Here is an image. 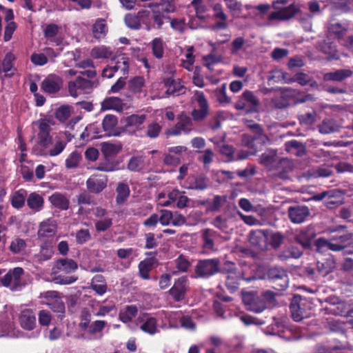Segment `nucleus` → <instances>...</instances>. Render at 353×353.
<instances>
[{"label": "nucleus", "instance_id": "3", "mask_svg": "<svg viewBox=\"0 0 353 353\" xmlns=\"http://www.w3.org/2000/svg\"><path fill=\"white\" fill-rule=\"evenodd\" d=\"M0 283L4 287L9 288L12 291H21L26 285L24 271L17 267L10 270L3 277Z\"/></svg>", "mask_w": 353, "mask_h": 353}, {"label": "nucleus", "instance_id": "10", "mask_svg": "<svg viewBox=\"0 0 353 353\" xmlns=\"http://www.w3.org/2000/svg\"><path fill=\"white\" fill-rule=\"evenodd\" d=\"M168 201H161L162 206L170 207L174 204L178 208H183L187 206L189 199L185 195L184 192L180 191L177 189H173L168 192Z\"/></svg>", "mask_w": 353, "mask_h": 353}, {"label": "nucleus", "instance_id": "55", "mask_svg": "<svg viewBox=\"0 0 353 353\" xmlns=\"http://www.w3.org/2000/svg\"><path fill=\"white\" fill-rule=\"evenodd\" d=\"M313 238V234H307V231H301L296 236V240L304 248H307L310 245L311 241Z\"/></svg>", "mask_w": 353, "mask_h": 353}, {"label": "nucleus", "instance_id": "40", "mask_svg": "<svg viewBox=\"0 0 353 353\" xmlns=\"http://www.w3.org/2000/svg\"><path fill=\"white\" fill-rule=\"evenodd\" d=\"M82 156L81 153L77 151L71 152L65 159V167L68 169L76 168L79 166Z\"/></svg>", "mask_w": 353, "mask_h": 353}, {"label": "nucleus", "instance_id": "42", "mask_svg": "<svg viewBox=\"0 0 353 353\" xmlns=\"http://www.w3.org/2000/svg\"><path fill=\"white\" fill-rule=\"evenodd\" d=\"M154 261L151 259L144 260L139 264L140 276L144 279H149V272L152 269Z\"/></svg>", "mask_w": 353, "mask_h": 353}, {"label": "nucleus", "instance_id": "60", "mask_svg": "<svg viewBox=\"0 0 353 353\" xmlns=\"http://www.w3.org/2000/svg\"><path fill=\"white\" fill-rule=\"evenodd\" d=\"M203 248L206 251H211L213 250V240L212 239V233L210 230H205L203 233Z\"/></svg>", "mask_w": 353, "mask_h": 353}, {"label": "nucleus", "instance_id": "57", "mask_svg": "<svg viewBox=\"0 0 353 353\" xmlns=\"http://www.w3.org/2000/svg\"><path fill=\"white\" fill-rule=\"evenodd\" d=\"M26 242L21 239H16L12 241L10 249L14 253H19L23 251L26 248Z\"/></svg>", "mask_w": 353, "mask_h": 353}, {"label": "nucleus", "instance_id": "30", "mask_svg": "<svg viewBox=\"0 0 353 353\" xmlns=\"http://www.w3.org/2000/svg\"><path fill=\"white\" fill-rule=\"evenodd\" d=\"M113 52L110 48L105 46H99L90 51V56L94 59H108L112 57Z\"/></svg>", "mask_w": 353, "mask_h": 353}, {"label": "nucleus", "instance_id": "38", "mask_svg": "<svg viewBox=\"0 0 353 353\" xmlns=\"http://www.w3.org/2000/svg\"><path fill=\"white\" fill-rule=\"evenodd\" d=\"M153 55L157 58L161 59L164 54V43L160 38L154 39L150 43Z\"/></svg>", "mask_w": 353, "mask_h": 353}, {"label": "nucleus", "instance_id": "4", "mask_svg": "<svg viewBox=\"0 0 353 353\" xmlns=\"http://www.w3.org/2000/svg\"><path fill=\"white\" fill-rule=\"evenodd\" d=\"M287 0H277L273 2L272 7L275 11L271 12L268 16L269 21H283L287 20L298 12L299 7L296 5H290L288 7L281 8L279 5H285Z\"/></svg>", "mask_w": 353, "mask_h": 353}, {"label": "nucleus", "instance_id": "44", "mask_svg": "<svg viewBox=\"0 0 353 353\" xmlns=\"http://www.w3.org/2000/svg\"><path fill=\"white\" fill-rule=\"evenodd\" d=\"M352 72L349 70H341L334 72L327 73L324 76L325 80L341 81L344 78L350 77Z\"/></svg>", "mask_w": 353, "mask_h": 353}, {"label": "nucleus", "instance_id": "1", "mask_svg": "<svg viewBox=\"0 0 353 353\" xmlns=\"http://www.w3.org/2000/svg\"><path fill=\"white\" fill-rule=\"evenodd\" d=\"M53 124V121L48 118L34 122V125L39 128L38 142L33 149L37 156L56 157L64 150L67 142L62 138L61 134L59 133L54 137L50 135V125Z\"/></svg>", "mask_w": 353, "mask_h": 353}, {"label": "nucleus", "instance_id": "8", "mask_svg": "<svg viewBox=\"0 0 353 353\" xmlns=\"http://www.w3.org/2000/svg\"><path fill=\"white\" fill-rule=\"evenodd\" d=\"M188 290V279L187 276H183L174 281L172 287L168 292L174 301H180L185 299V294Z\"/></svg>", "mask_w": 353, "mask_h": 353}, {"label": "nucleus", "instance_id": "26", "mask_svg": "<svg viewBox=\"0 0 353 353\" xmlns=\"http://www.w3.org/2000/svg\"><path fill=\"white\" fill-rule=\"evenodd\" d=\"M115 61L114 65H113L116 72L120 71L122 76L124 77H127L129 73V63L130 59L125 55L122 54L118 56L114 59Z\"/></svg>", "mask_w": 353, "mask_h": 353}, {"label": "nucleus", "instance_id": "23", "mask_svg": "<svg viewBox=\"0 0 353 353\" xmlns=\"http://www.w3.org/2000/svg\"><path fill=\"white\" fill-rule=\"evenodd\" d=\"M125 104L122 100L118 97H110L105 99L101 103V110H114L121 112L123 110Z\"/></svg>", "mask_w": 353, "mask_h": 353}, {"label": "nucleus", "instance_id": "62", "mask_svg": "<svg viewBox=\"0 0 353 353\" xmlns=\"http://www.w3.org/2000/svg\"><path fill=\"white\" fill-rule=\"evenodd\" d=\"M161 130V128L158 123H153L148 125L146 134L150 138H156L159 136Z\"/></svg>", "mask_w": 353, "mask_h": 353}, {"label": "nucleus", "instance_id": "34", "mask_svg": "<svg viewBox=\"0 0 353 353\" xmlns=\"http://www.w3.org/2000/svg\"><path fill=\"white\" fill-rule=\"evenodd\" d=\"M49 201L56 208L61 210H67L69 207V201L61 193H54L49 197Z\"/></svg>", "mask_w": 353, "mask_h": 353}, {"label": "nucleus", "instance_id": "14", "mask_svg": "<svg viewBox=\"0 0 353 353\" xmlns=\"http://www.w3.org/2000/svg\"><path fill=\"white\" fill-rule=\"evenodd\" d=\"M63 86V81L59 76L50 74L42 81V90L48 94L58 92Z\"/></svg>", "mask_w": 353, "mask_h": 353}, {"label": "nucleus", "instance_id": "7", "mask_svg": "<svg viewBox=\"0 0 353 353\" xmlns=\"http://www.w3.org/2000/svg\"><path fill=\"white\" fill-rule=\"evenodd\" d=\"M43 303L56 312H63L65 304L60 294L57 291H48L41 294Z\"/></svg>", "mask_w": 353, "mask_h": 353}, {"label": "nucleus", "instance_id": "37", "mask_svg": "<svg viewBox=\"0 0 353 353\" xmlns=\"http://www.w3.org/2000/svg\"><path fill=\"white\" fill-rule=\"evenodd\" d=\"M194 61V48L192 46L188 47L185 53V59H181V65L187 70L192 71Z\"/></svg>", "mask_w": 353, "mask_h": 353}, {"label": "nucleus", "instance_id": "31", "mask_svg": "<svg viewBox=\"0 0 353 353\" xmlns=\"http://www.w3.org/2000/svg\"><path fill=\"white\" fill-rule=\"evenodd\" d=\"M108 32V27L106 22L103 19H98L96 20L92 26L93 36L98 39L105 37Z\"/></svg>", "mask_w": 353, "mask_h": 353}, {"label": "nucleus", "instance_id": "53", "mask_svg": "<svg viewBox=\"0 0 353 353\" xmlns=\"http://www.w3.org/2000/svg\"><path fill=\"white\" fill-rule=\"evenodd\" d=\"M112 224V219L108 216L99 219L95 222V228L98 232H103L109 229Z\"/></svg>", "mask_w": 353, "mask_h": 353}, {"label": "nucleus", "instance_id": "54", "mask_svg": "<svg viewBox=\"0 0 353 353\" xmlns=\"http://www.w3.org/2000/svg\"><path fill=\"white\" fill-rule=\"evenodd\" d=\"M174 264L179 272H186L190 268L189 261L183 255H180L174 260Z\"/></svg>", "mask_w": 353, "mask_h": 353}, {"label": "nucleus", "instance_id": "51", "mask_svg": "<svg viewBox=\"0 0 353 353\" xmlns=\"http://www.w3.org/2000/svg\"><path fill=\"white\" fill-rule=\"evenodd\" d=\"M338 130V126L333 120H327L319 126V132L322 134H330Z\"/></svg>", "mask_w": 353, "mask_h": 353}, {"label": "nucleus", "instance_id": "28", "mask_svg": "<svg viewBox=\"0 0 353 353\" xmlns=\"http://www.w3.org/2000/svg\"><path fill=\"white\" fill-rule=\"evenodd\" d=\"M301 301V296H294L292 302L290 305V310L292 312V318L296 321H301L307 315L304 314V312L301 309L302 303H298Z\"/></svg>", "mask_w": 353, "mask_h": 353}, {"label": "nucleus", "instance_id": "6", "mask_svg": "<svg viewBox=\"0 0 353 353\" xmlns=\"http://www.w3.org/2000/svg\"><path fill=\"white\" fill-rule=\"evenodd\" d=\"M315 246L317 252L325 253L328 250L337 252L343 250L345 246V238L342 236L327 240L324 238H319L315 241Z\"/></svg>", "mask_w": 353, "mask_h": 353}, {"label": "nucleus", "instance_id": "39", "mask_svg": "<svg viewBox=\"0 0 353 353\" xmlns=\"http://www.w3.org/2000/svg\"><path fill=\"white\" fill-rule=\"evenodd\" d=\"M347 29V24H341L336 21H332L328 28L329 32L337 38H340L343 34H345Z\"/></svg>", "mask_w": 353, "mask_h": 353}, {"label": "nucleus", "instance_id": "32", "mask_svg": "<svg viewBox=\"0 0 353 353\" xmlns=\"http://www.w3.org/2000/svg\"><path fill=\"white\" fill-rule=\"evenodd\" d=\"M91 288L99 295L104 294L107 291V285L102 275H96L91 282Z\"/></svg>", "mask_w": 353, "mask_h": 353}, {"label": "nucleus", "instance_id": "36", "mask_svg": "<svg viewBox=\"0 0 353 353\" xmlns=\"http://www.w3.org/2000/svg\"><path fill=\"white\" fill-rule=\"evenodd\" d=\"M137 307L134 305H128L123 310H121L119 314V319L126 323L132 321V319L137 314Z\"/></svg>", "mask_w": 353, "mask_h": 353}, {"label": "nucleus", "instance_id": "49", "mask_svg": "<svg viewBox=\"0 0 353 353\" xmlns=\"http://www.w3.org/2000/svg\"><path fill=\"white\" fill-rule=\"evenodd\" d=\"M270 275L272 279H280L283 281L281 285L283 288H285L288 286V279L286 276L285 271L283 269L273 268L270 272Z\"/></svg>", "mask_w": 353, "mask_h": 353}, {"label": "nucleus", "instance_id": "20", "mask_svg": "<svg viewBox=\"0 0 353 353\" xmlns=\"http://www.w3.org/2000/svg\"><path fill=\"white\" fill-rule=\"evenodd\" d=\"M44 35L50 43H53L56 46L62 43L63 37L60 33V28L55 24H48L44 30Z\"/></svg>", "mask_w": 353, "mask_h": 353}, {"label": "nucleus", "instance_id": "25", "mask_svg": "<svg viewBox=\"0 0 353 353\" xmlns=\"http://www.w3.org/2000/svg\"><path fill=\"white\" fill-rule=\"evenodd\" d=\"M15 57L11 52L6 54L3 62L0 63V74L5 77H11L14 74V68L12 65V61Z\"/></svg>", "mask_w": 353, "mask_h": 353}, {"label": "nucleus", "instance_id": "35", "mask_svg": "<svg viewBox=\"0 0 353 353\" xmlns=\"http://www.w3.org/2000/svg\"><path fill=\"white\" fill-rule=\"evenodd\" d=\"M145 86V79L143 77L137 76L131 79L128 83L129 90L134 94H139L143 92Z\"/></svg>", "mask_w": 353, "mask_h": 353}, {"label": "nucleus", "instance_id": "13", "mask_svg": "<svg viewBox=\"0 0 353 353\" xmlns=\"http://www.w3.org/2000/svg\"><path fill=\"white\" fill-rule=\"evenodd\" d=\"M243 301L248 310L256 313L263 312L266 307L264 301L252 292L244 293L243 294Z\"/></svg>", "mask_w": 353, "mask_h": 353}, {"label": "nucleus", "instance_id": "15", "mask_svg": "<svg viewBox=\"0 0 353 353\" xmlns=\"http://www.w3.org/2000/svg\"><path fill=\"white\" fill-rule=\"evenodd\" d=\"M117 117L113 114H107L102 121V126L106 135L119 137L123 132L122 128H117Z\"/></svg>", "mask_w": 353, "mask_h": 353}, {"label": "nucleus", "instance_id": "52", "mask_svg": "<svg viewBox=\"0 0 353 353\" xmlns=\"http://www.w3.org/2000/svg\"><path fill=\"white\" fill-rule=\"evenodd\" d=\"M38 319L40 325L48 326L52 321V316L50 311L42 310L38 313Z\"/></svg>", "mask_w": 353, "mask_h": 353}, {"label": "nucleus", "instance_id": "56", "mask_svg": "<svg viewBox=\"0 0 353 353\" xmlns=\"http://www.w3.org/2000/svg\"><path fill=\"white\" fill-rule=\"evenodd\" d=\"M203 64L210 70H214L216 65L219 63L220 59L214 54H210L203 57Z\"/></svg>", "mask_w": 353, "mask_h": 353}, {"label": "nucleus", "instance_id": "11", "mask_svg": "<svg viewBox=\"0 0 353 353\" xmlns=\"http://www.w3.org/2000/svg\"><path fill=\"white\" fill-rule=\"evenodd\" d=\"M259 104V99L249 90L243 92L241 99L236 104L238 110H246L248 112H256Z\"/></svg>", "mask_w": 353, "mask_h": 353}, {"label": "nucleus", "instance_id": "9", "mask_svg": "<svg viewBox=\"0 0 353 353\" xmlns=\"http://www.w3.org/2000/svg\"><path fill=\"white\" fill-rule=\"evenodd\" d=\"M147 116L144 114H131L125 117L121 120V122L124 124L122 128L123 132H129L130 133L134 134L137 131L141 129V125L146 120Z\"/></svg>", "mask_w": 353, "mask_h": 353}, {"label": "nucleus", "instance_id": "33", "mask_svg": "<svg viewBox=\"0 0 353 353\" xmlns=\"http://www.w3.org/2000/svg\"><path fill=\"white\" fill-rule=\"evenodd\" d=\"M148 165L145 157L137 156L132 157L128 164V168L132 172H139L143 170Z\"/></svg>", "mask_w": 353, "mask_h": 353}, {"label": "nucleus", "instance_id": "45", "mask_svg": "<svg viewBox=\"0 0 353 353\" xmlns=\"http://www.w3.org/2000/svg\"><path fill=\"white\" fill-rule=\"evenodd\" d=\"M26 200V193L23 190L15 192L11 197V203L14 208H21L23 206Z\"/></svg>", "mask_w": 353, "mask_h": 353}, {"label": "nucleus", "instance_id": "29", "mask_svg": "<svg viewBox=\"0 0 353 353\" xmlns=\"http://www.w3.org/2000/svg\"><path fill=\"white\" fill-rule=\"evenodd\" d=\"M57 230L55 222L48 219L40 224L38 234L41 237L52 236L54 234Z\"/></svg>", "mask_w": 353, "mask_h": 353}, {"label": "nucleus", "instance_id": "64", "mask_svg": "<svg viewBox=\"0 0 353 353\" xmlns=\"http://www.w3.org/2000/svg\"><path fill=\"white\" fill-rule=\"evenodd\" d=\"M32 62L37 65H43L48 62L46 56L42 53H34L31 56Z\"/></svg>", "mask_w": 353, "mask_h": 353}, {"label": "nucleus", "instance_id": "50", "mask_svg": "<svg viewBox=\"0 0 353 353\" xmlns=\"http://www.w3.org/2000/svg\"><path fill=\"white\" fill-rule=\"evenodd\" d=\"M268 81H274L277 83L284 82L289 83L291 82V79L287 77V74L281 70H276L273 71L272 74L269 78Z\"/></svg>", "mask_w": 353, "mask_h": 353}, {"label": "nucleus", "instance_id": "17", "mask_svg": "<svg viewBox=\"0 0 353 353\" xmlns=\"http://www.w3.org/2000/svg\"><path fill=\"white\" fill-rule=\"evenodd\" d=\"M309 215L310 210L306 206L296 205L290 207L288 210L289 218L294 223H303Z\"/></svg>", "mask_w": 353, "mask_h": 353}, {"label": "nucleus", "instance_id": "27", "mask_svg": "<svg viewBox=\"0 0 353 353\" xmlns=\"http://www.w3.org/2000/svg\"><path fill=\"white\" fill-rule=\"evenodd\" d=\"M43 197L36 192L30 194L27 198L28 206L34 212H39L43 209Z\"/></svg>", "mask_w": 353, "mask_h": 353}, {"label": "nucleus", "instance_id": "58", "mask_svg": "<svg viewBox=\"0 0 353 353\" xmlns=\"http://www.w3.org/2000/svg\"><path fill=\"white\" fill-rule=\"evenodd\" d=\"M160 216H159V222L162 225H168L172 223V215L171 211L167 210H162L160 211Z\"/></svg>", "mask_w": 353, "mask_h": 353}, {"label": "nucleus", "instance_id": "41", "mask_svg": "<svg viewBox=\"0 0 353 353\" xmlns=\"http://www.w3.org/2000/svg\"><path fill=\"white\" fill-rule=\"evenodd\" d=\"M117 203L121 204L124 203L130 194V189L128 185L121 183L117 188Z\"/></svg>", "mask_w": 353, "mask_h": 353}, {"label": "nucleus", "instance_id": "43", "mask_svg": "<svg viewBox=\"0 0 353 353\" xmlns=\"http://www.w3.org/2000/svg\"><path fill=\"white\" fill-rule=\"evenodd\" d=\"M72 108L68 105H62L59 107L55 112L56 118L61 122L66 121L71 116Z\"/></svg>", "mask_w": 353, "mask_h": 353}, {"label": "nucleus", "instance_id": "59", "mask_svg": "<svg viewBox=\"0 0 353 353\" xmlns=\"http://www.w3.org/2000/svg\"><path fill=\"white\" fill-rule=\"evenodd\" d=\"M52 250L50 247H41L40 252L37 257L39 261H47L52 257Z\"/></svg>", "mask_w": 353, "mask_h": 353}, {"label": "nucleus", "instance_id": "16", "mask_svg": "<svg viewBox=\"0 0 353 353\" xmlns=\"http://www.w3.org/2000/svg\"><path fill=\"white\" fill-rule=\"evenodd\" d=\"M19 320L21 327L25 330L33 331L37 327L36 315L30 309L22 310Z\"/></svg>", "mask_w": 353, "mask_h": 353}, {"label": "nucleus", "instance_id": "21", "mask_svg": "<svg viewBox=\"0 0 353 353\" xmlns=\"http://www.w3.org/2000/svg\"><path fill=\"white\" fill-rule=\"evenodd\" d=\"M88 190L92 193L101 192L107 185V179L105 176H92L86 182Z\"/></svg>", "mask_w": 353, "mask_h": 353}, {"label": "nucleus", "instance_id": "5", "mask_svg": "<svg viewBox=\"0 0 353 353\" xmlns=\"http://www.w3.org/2000/svg\"><path fill=\"white\" fill-rule=\"evenodd\" d=\"M219 270V260L218 259L201 260L194 267L196 276L205 279L215 274Z\"/></svg>", "mask_w": 353, "mask_h": 353}, {"label": "nucleus", "instance_id": "63", "mask_svg": "<svg viewBox=\"0 0 353 353\" xmlns=\"http://www.w3.org/2000/svg\"><path fill=\"white\" fill-rule=\"evenodd\" d=\"M181 327L190 331H194L196 330V324L192 319L188 316H183L181 319Z\"/></svg>", "mask_w": 353, "mask_h": 353}, {"label": "nucleus", "instance_id": "47", "mask_svg": "<svg viewBox=\"0 0 353 353\" xmlns=\"http://www.w3.org/2000/svg\"><path fill=\"white\" fill-rule=\"evenodd\" d=\"M121 150V147L111 143H103L101 152L105 157L116 155Z\"/></svg>", "mask_w": 353, "mask_h": 353}, {"label": "nucleus", "instance_id": "19", "mask_svg": "<svg viewBox=\"0 0 353 353\" xmlns=\"http://www.w3.org/2000/svg\"><path fill=\"white\" fill-rule=\"evenodd\" d=\"M192 129L191 119L186 115L181 114L179 118L175 128L168 130L166 133L168 135H179L181 133L188 134Z\"/></svg>", "mask_w": 353, "mask_h": 353}, {"label": "nucleus", "instance_id": "46", "mask_svg": "<svg viewBox=\"0 0 353 353\" xmlns=\"http://www.w3.org/2000/svg\"><path fill=\"white\" fill-rule=\"evenodd\" d=\"M285 150L293 154L299 156L304 153V147L296 141H290L285 143Z\"/></svg>", "mask_w": 353, "mask_h": 353}, {"label": "nucleus", "instance_id": "48", "mask_svg": "<svg viewBox=\"0 0 353 353\" xmlns=\"http://www.w3.org/2000/svg\"><path fill=\"white\" fill-rule=\"evenodd\" d=\"M165 86L167 88L166 93L168 94H179L183 89L179 83H176L174 80L170 79L165 81Z\"/></svg>", "mask_w": 353, "mask_h": 353}, {"label": "nucleus", "instance_id": "2", "mask_svg": "<svg viewBox=\"0 0 353 353\" xmlns=\"http://www.w3.org/2000/svg\"><path fill=\"white\" fill-rule=\"evenodd\" d=\"M78 268L77 263L72 259H61L58 260L52 268L51 274L54 275L52 278L56 284L69 285L75 282L77 279L74 276H64L59 274L61 272L70 274Z\"/></svg>", "mask_w": 353, "mask_h": 353}, {"label": "nucleus", "instance_id": "24", "mask_svg": "<svg viewBox=\"0 0 353 353\" xmlns=\"http://www.w3.org/2000/svg\"><path fill=\"white\" fill-rule=\"evenodd\" d=\"M140 319H141L143 321V323L140 325V329L143 332L151 335L158 332L157 321L155 318L143 315L142 317H140L139 320Z\"/></svg>", "mask_w": 353, "mask_h": 353}, {"label": "nucleus", "instance_id": "12", "mask_svg": "<svg viewBox=\"0 0 353 353\" xmlns=\"http://www.w3.org/2000/svg\"><path fill=\"white\" fill-rule=\"evenodd\" d=\"M193 99L195 107H198V109H194L192 111V117L195 120L203 119L208 113V103L204 94L202 92L197 91L195 92Z\"/></svg>", "mask_w": 353, "mask_h": 353}, {"label": "nucleus", "instance_id": "22", "mask_svg": "<svg viewBox=\"0 0 353 353\" xmlns=\"http://www.w3.org/2000/svg\"><path fill=\"white\" fill-rule=\"evenodd\" d=\"M90 85V81L78 77L74 81H70L68 83V90L70 94L76 98L81 94L83 90L87 88Z\"/></svg>", "mask_w": 353, "mask_h": 353}, {"label": "nucleus", "instance_id": "18", "mask_svg": "<svg viewBox=\"0 0 353 353\" xmlns=\"http://www.w3.org/2000/svg\"><path fill=\"white\" fill-rule=\"evenodd\" d=\"M149 15V11L145 10L139 11L137 15L129 14L125 17V23L130 28L139 29L141 23H145Z\"/></svg>", "mask_w": 353, "mask_h": 353}, {"label": "nucleus", "instance_id": "61", "mask_svg": "<svg viewBox=\"0 0 353 353\" xmlns=\"http://www.w3.org/2000/svg\"><path fill=\"white\" fill-rule=\"evenodd\" d=\"M90 239V234L88 230H80L76 234V241L78 243L83 244Z\"/></svg>", "mask_w": 353, "mask_h": 353}]
</instances>
